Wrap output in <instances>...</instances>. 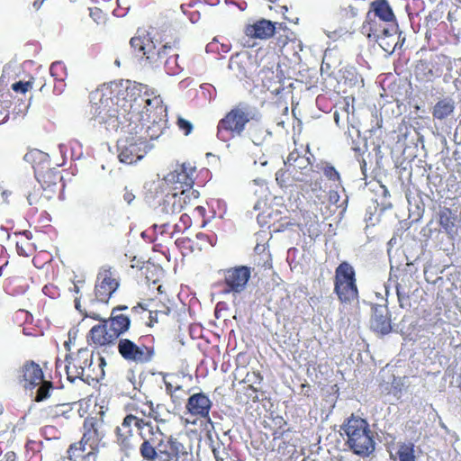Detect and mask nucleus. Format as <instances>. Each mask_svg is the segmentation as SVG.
Here are the masks:
<instances>
[{
    "mask_svg": "<svg viewBox=\"0 0 461 461\" xmlns=\"http://www.w3.org/2000/svg\"><path fill=\"white\" fill-rule=\"evenodd\" d=\"M380 23L376 21V18L373 17L372 12H368L366 19L362 25L361 32L363 34H366L369 39L378 41L380 39Z\"/></svg>",
    "mask_w": 461,
    "mask_h": 461,
    "instance_id": "26",
    "label": "nucleus"
},
{
    "mask_svg": "<svg viewBox=\"0 0 461 461\" xmlns=\"http://www.w3.org/2000/svg\"><path fill=\"white\" fill-rule=\"evenodd\" d=\"M276 180L280 186H288L294 182L292 176L288 175V167L279 169L276 173Z\"/></svg>",
    "mask_w": 461,
    "mask_h": 461,
    "instance_id": "34",
    "label": "nucleus"
},
{
    "mask_svg": "<svg viewBox=\"0 0 461 461\" xmlns=\"http://www.w3.org/2000/svg\"><path fill=\"white\" fill-rule=\"evenodd\" d=\"M68 357L73 364L77 366L79 371H82L83 375L86 367H89L92 364V354L86 348L79 349L75 357Z\"/></svg>",
    "mask_w": 461,
    "mask_h": 461,
    "instance_id": "27",
    "label": "nucleus"
},
{
    "mask_svg": "<svg viewBox=\"0 0 461 461\" xmlns=\"http://www.w3.org/2000/svg\"><path fill=\"white\" fill-rule=\"evenodd\" d=\"M115 64H116L117 66H120V61H119V60H115Z\"/></svg>",
    "mask_w": 461,
    "mask_h": 461,
    "instance_id": "63",
    "label": "nucleus"
},
{
    "mask_svg": "<svg viewBox=\"0 0 461 461\" xmlns=\"http://www.w3.org/2000/svg\"><path fill=\"white\" fill-rule=\"evenodd\" d=\"M301 156L299 155L298 152H291L286 160L284 161L285 163V167H288V170L290 169V167L293 166V164L296 163L297 162V159L300 158Z\"/></svg>",
    "mask_w": 461,
    "mask_h": 461,
    "instance_id": "44",
    "label": "nucleus"
},
{
    "mask_svg": "<svg viewBox=\"0 0 461 461\" xmlns=\"http://www.w3.org/2000/svg\"><path fill=\"white\" fill-rule=\"evenodd\" d=\"M414 446L411 443H401L398 445L396 456L399 461H416Z\"/></svg>",
    "mask_w": 461,
    "mask_h": 461,
    "instance_id": "29",
    "label": "nucleus"
},
{
    "mask_svg": "<svg viewBox=\"0 0 461 461\" xmlns=\"http://www.w3.org/2000/svg\"><path fill=\"white\" fill-rule=\"evenodd\" d=\"M36 156H44V154H42L40 150L35 149L27 153L24 156V158L29 161L31 158H33Z\"/></svg>",
    "mask_w": 461,
    "mask_h": 461,
    "instance_id": "50",
    "label": "nucleus"
},
{
    "mask_svg": "<svg viewBox=\"0 0 461 461\" xmlns=\"http://www.w3.org/2000/svg\"><path fill=\"white\" fill-rule=\"evenodd\" d=\"M97 423L93 420H86L84 427L85 429H88V431L84 433L82 439L75 444L70 445L68 449V458L72 460L74 457L79 456L83 452H85L86 447L85 445L92 438V434L97 435Z\"/></svg>",
    "mask_w": 461,
    "mask_h": 461,
    "instance_id": "17",
    "label": "nucleus"
},
{
    "mask_svg": "<svg viewBox=\"0 0 461 461\" xmlns=\"http://www.w3.org/2000/svg\"><path fill=\"white\" fill-rule=\"evenodd\" d=\"M247 394L249 398H251L253 401L258 400L257 390L252 386L249 385L247 388Z\"/></svg>",
    "mask_w": 461,
    "mask_h": 461,
    "instance_id": "48",
    "label": "nucleus"
},
{
    "mask_svg": "<svg viewBox=\"0 0 461 461\" xmlns=\"http://www.w3.org/2000/svg\"><path fill=\"white\" fill-rule=\"evenodd\" d=\"M439 224L449 236H453L456 231L454 220L451 219L448 211L440 213Z\"/></svg>",
    "mask_w": 461,
    "mask_h": 461,
    "instance_id": "30",
    "label": "nucleus"
},
{
    "mask_svg": "<svg viewBox=\"0 0 461 461\" xmlns=\"http://www.w3.org/2000/svg\"><path fill=\"white\" fill-rule=\"evenodd\" d=\"M43 373L40 366L31 362L22 367L19 381L25 389H32L41 383Z\"/></svg>",
    "mask_w": 461,
    "mask_h": 461,
    "instance_id": "12",
    "label": "nucleus"
},
{
    "mask_svg": "<svg viewBox=\"0 0 461 461\" xmlns=\"http://www.w3.org/2000/svg\"><path fill=\"white\" fill-rule=\"evenodd\" d=\"M90 338L95 344L106 345L114 341L111 333L109 332L108 325L104 324L95 325L90 330Z\"/></svg>",
    "mask_w": 461,
    "mask_h": 461,
    "instance_id": "24",
    "label": "nucleus"
},
{
    "mask_svg": "<svg viewBox=\"0 0 461 461\" xmlns=\"http://www.w3.org/2000/svg\"><path fill=\"white\" fill-rule=\"evenodd\" d=\"M126 308H127V307H125V306H124V307H122V308H114V309L113 310V312H112V315H111V317H113V316H120V315H122L121 313H118V312H119L121 309H126Z\"/></svg>",
    "mask_w": 461,
    "mask_h": 461,
    "instance_id": "54",
    "label": "nucleus"
},
{
    "mask_svg": "<svg viewBox=\"0 0 461 461\" xmlns=\"http://www.w3.org/2000/svg\"><path fill=\"white\" fill-rule=\"evenodd\" d=\"M275 25L268 20L262 19L253 24L248 25L245 33L249 37L258 39H267L273 36Z\"/></svg>",
    "mask_w": 461,
    "mask_h": 461,
    "instance_id": "18",
    "label": "nucleus"
},
{
    "mask_svg": "<svg viewBox=\"0 0 461 461\" xmlns=\"http://www.w3.org/2000/svg\"><path fill=\"white\" fill-rule=\"evenodd\" d=\"M118 350L122 357L135 363H146L151 360V351L142 346L139 347L131 340L122 339L118 343Z\"/></svg>",
    "mask_w": 461,
    "mask_h": 461,
    "instance_id": "10",
    "label": "nucleus"
},
{
    "mask_svg": "<svg viewBox=\"0 0 461 461\" xmlns=\"http://www.w3.org/2000/svg\"><path fill=\"white\" fill-rule=\"evenodd\" d=\"M134 415L128 414L122 420V424L115 430L122 432H133L131 427L134 426Z\"/></svg>",
    "mask_w": 461,
    "mask_h": 461,
    "instance_id": "35",
    "label": "nucleus"
},
{
    "mask_svg": "<svg viewBox=\"0 0 461 461\" xmlns=\"http://www.w3.org/2000/svg\"><path fill=\"white\" fill-rule=\"evenodd\" d=\"M310 172H304L301 170H294V167H290L288 170V175L292 176V181L295 182H304L307 181V177Z\"/></svg>",
    "mask_w": 461,
    "mask_h": 461,
    "instance_id": "37",
    "label": "nucleus"
},
{
    "mask_svg": "<svg viewBox=\"0 0 461 461\" xmlns=\"http://www.w3.org/2000/svg\"><path fill=\"white\" fill-rule=\"evenodd\" d=\"M291 167H294V170H301V171H304V172L312 171L309 158L304 156H301L297 159V162L295 164L294 163Z\"/></svg>",
    "mask_w": 461,
    "mask_h": 461,
    "instance_id": "36",
    "label": "nucleus"
},
{
    "mask_svg": "<svg viewBox=\"0 0 461 461\" xmlns=\"http://www.w3.org/2000/svg\"><path fill=\"white\" fill-rule=\"evenodd\" d=\"M267 162L266 160H265V161H263V162H260V164H261L262 166L267 165Z\"/></svg>",
    "mask_w": 461,
    "mask_h": 461,
    "instance_id": "60",
    "label": "nucleus"
},
{
    "mask_svg": "<svg viewBox=\"0 0 461 461\" xmlns=\"http://www.w3.org/2000/svg\"><path fill=\"white\" fill-rule=\"evenodd\" d=\"M177 125L180 130L185 131V135H188L193 130V124L189 121L181 117L177 120Z\"/></svg>",
    "mask_w": 461,
    "mask_h": 461,
    "instance_id": "38",
    "label": "nucleus"
},
{
    "mask_svg": "<svg viewBox=\"0 0 461 461\" xmlns=\"http://www.w3.org/2000/svg\"><path fill=\"white\" fill-rule=\"evenodd\" d=\"M371 328L381 334H387L391 331L389 312L385 306L377 305L373 308Z\"/></svg>",
    "mask_w": 461,
    "mask_h": 461,
    "instance_id": "15",
    "label": "nucleus"
},
{
    "mask_svg": "<svg viewBox=\"0 0 461 461\" xmlns=\"http://www.w3.org/2000/svg\"><path fill=\"white\" fill-rule=\"evenodd\" d=\"M158 290L161 293L162 292V289H161V285L158 286Z\"/></svg>",
    "mask_w": 461,
    "mask_h": 461,
    "instance_id": "64",
    "label": "nucleus"
},
{
    "mask_svg": "<svg viewBox=\"0 0 461 461\" xmlns=\"http://www.w3.org/2000/svg\"><path fill=\"white\" fill-rule=\"evenodd\" d=\"M135 198V195L128 191L127 189H125V193L123 194V200L128 203V204H131V203L134 200Z\"/></svg>",
    "mask_w": 461,
    "mask_h": 461,
    "instance_id": "49",
    "label": "nucleus"
},
{
    "mask_svg": "<svg viewBox=\"0 0 461 461\" xmlns=\"http://www.w3.org/2000/svg\"><path fill=\"white\" fill-rule=\"evenodd\" d=\"M31 82H17L13 84L12 88L15 92L26 93L30 88H32Z\"/></svg>",
    "mask_w": 461,
    "mask_h": 461,
    "instance_id": "40",
    "label": "nucleus"
},
{
    "mask_svg": "<svg viewBox=\"0 0 461 461\" xmlns=\"http://www.w3.org/2000/svg\"><path fill=\"white\" fill-rule=\"evenodd\" d=\"M45 0H35L33 5L37 8H39L44 2Z\"/></svg>",
    "mask_w": 461,
    "mask_h": 461,
    "instance_id": "56",
    "label": "nucleus"
},
{
    "mask_svg": "<svg viewBox=\"0 0 461 461\" xmlns=\"http://www.w3.org/2000/svg\"><path fill=\"white\" fill-rule=\"evenodd\" d=\"M164 377H167V382H171L175 385V391L182 390V385L177 382L179 376L176 375H167Z\"/></svg>",
    "mask_w": 461,
    "mask_h": 461,
    "instance_id": "45",
    "label": "nucleus"
},
{
    "mask_svg": "<svg viewBox=\"0 0 461 461\" xmlns=\"http://www.w3.org/2000/svg\"><path fill=\"white\" fill-rule=\"evenodd\" d=\"M184 167H176V168L167 173L164 179L167 184H179L181 188L193 187L194 179L193 175L194 172V167H189L190 172Z\"/></svg>",
    "mask_w": 461,
    "mask_h": 461,
    "instance_id": "16",
    "label": "nucleus"
},
{
    "mask_svg": "<svg viewBox=\"0 0 461 461\" xmlns=\"http://www.w3.org/2000/svg\"><path fill=\"white\" fill-rule=\"evenodd\" d=\"M149 99V98L145 99V104H146L145 109H146V111L144 113L147 115V119L146 120H153V116L158 115V113H157V109H156L155 106H151V105L148 104L147 101ZM142 120H145L144 119V115H142Z\"/></svg>",
    "mask_w": 461,
    "mask_h": 461,
    "instance_id": "43",
    "label": "nucleus"
},
{
    "mask_svg": "<svg viewBox=\"0 0 461 461\" xmlns=\"http://www.w3.org/2000/svg\"><path fill=\"white\" fill-rule=\"evenodd\" d=\"M115 442L120 450L126 456H130L136 450L138 447V438L134 436L133 432H120L115 430Z\"/></svg>",
    "mask_w": 461,
    "mask_h": 461,
    "instance_id": "19",
    "label": "nucleus"
},
{
    "mask_svg": "<svg viewBox=\"0 0 461 461\" xmlns=\"http://www.w3.org/2000/svg\"><path fill=\"white\" fill-rule=\"evenodd\" d=\"M108 325L109 332L115 340L121 334L127 331L131 325L130 319L125 315L113 316L109 320L104 321Z\"/></svg>",
    "mask_w": 461,
    "mask_h": 461,
    "instance_id": "21",
    "label": "nucleus"
},
{
    "mask_svg": "<svg viewBox=\"0 0 461 461\" xmlns=\"http://www.w3.org/2000/svg\"><path fill=\"white\" fill-rule=\"evenodd\" d=\"M152 40L153 38L149 30L138 29L136 35L132 37L130 41L131 47L134 50L141 51L146 59V61L150 64L157 62L155 56L160 58L163 54L166 53L167 49L171 48L166 44L163 46L162 50L155 52V44Z\"/></svg>",
    "mask_w": 461,
    "mask_h": 461,
    "instance_id": "6",
    "label": "nucleus"
},
{
    "mask_svg": "<svg viewBox=\"0 0 461 461\" xmlns=\"http://www.w3.org/2000/svg\"><path fill=\"white\" fill-rule=\"evenodd\" d=\"M393 30V28H389V27H384V28H380V37L382 35L385 36V37H388L390 35H392V31Z\"/></svg>",
    "mask_w": 461,
    "mask_h": 461,
    "instance_id": "51",
    "label": "nucleus"
},
{
    "mask_svg": "<svg viewBox=\"0 0 461 461\" xmlns=\"http://www.w3.org/2000/svg\"><path fill=\"white\" fill-rule=\"evenodd\" d=\"M396 294L401 307H404L409 303V289L402 283H399L396 286Z\"/></svg>",
    "mask_w": 461,
    "mask_h": 461,
    "instance_id": "33",
    "label": "nucleus"
},
{
    "mask_svg": "<svg viewBox=\"0 0 461 461\" xmlns=\"http://www.w3.org/2000/svg\"><path fill=\"white\" fill-rule=\"evenodd\" d=\"M14 457H15V455L14 453L11 452V453H7L5 455V459L6 461H14Z\"/></svg>",
    "mask_w": 461,
    "mask_h": 461,
    "instance_id": "55",
    "label": "nucleus"
},
{
    "mask_svg": "<svg viewBox=\"0 0 461 461\" xmlns=\"http://www.w3.org/2000/svg\"><path fill=\"white\" fill-rule=\"evenodd\" d=\"M258 113L247 105H239L229 112L218 124L217 136L220 140H224L223 131H230L235 135H241L245 130L246 124L257 119Z\"/></svg>",
    "mask_w": 461,
    "mask_h": 461,
    "instance_id": "3",
    "label": "nucleus"
},
{
    "mask_svg": "<svg viewBox=\"0 0 461 461\" xmlns=\"http://www.w3.org/2000/svg\"><path fill=\"white\" fill-rule=\"evenodd\" d=\"M185 407L191 415L205 418L209 414L212 402L203 393H194L189 397Z\"/></svg>",
    "mask_w": 461,
    "mask_h": 461,
    "instance_id": "13",
    "label": "nucleus"
},
{
    "mask_svg": "<svg viewBox=\"0 0 461 461\" xmlns=\"http://www.w3.org/2000/svg\"><path fill=\"white\" fill-rule=\"evenodd\" d=\"M454 108V102L451 99L440 100L434 106L433 115L437 119L443 120L453 113Z\"/></svg>",
    "mask_w": 461,
    "mask_h": 461,
    "instance_id": "28",
    "label": "nucleus"
},
{
    "mask_svg": "<svg viewBox=\"0 0 461 461\" xmlns=\"http://www.w3.org/2000/svg\"><path fill=\"white\" fill-rule=\"evenodd\" d=\"M11 195V192L10 191H7V190H5V191H2L1 192V196L3 198V201L5 203H8V197Z\"/></svg>",
    "mask_w": 461,
    "mask_h": 461,
    "instance_id": "52",
    "label": "nucleus"
},
{
    "mask_svg": "<svg viewBox=\"0 0 461 461\" xmlns=\"http://www.w3.org/2000/svg\"><path fill=\"white\" fill-rule=\"evenodd\" d=\"M250 278V269L238 267L224 271V282L228 289L225 293L240 294L245 290Z\"/></svg>",
    "mask_w": 461,
    "mask_h": 461,
    "instance_id": "9",
    "label": "nucleus"
},
{
    "mask_svg": "<svg viewBox=\"0 0 461 461\" xmlns=\"http://www.w3.org/2000/svg\"><path fill=\"white\" fill-rule=\"evenodd\" d=\"M164 384H165V386H166L167 393L171 394V396L173 397L174 396V393L176 392V391H175V385L171 382H167V377H164Z\"/></svg>",
    "mask_w": 461,
    "mask_h": 461,
    "instance_id": "47",
    "label": "nucleus"
},
{
    "mask_svg": "<svg viewBox=\"0 0 461 461\" xmlns=\"http://www.w3.org/2000/svg\"><path fill=\"white\" fill-rule=\"evenodd\" d=\"M67 365L65 366V369L68 375V379L73 382L77 378L83 379L82 371H79V368L77 366L73 364V362L68 358V357H66Z\"/></svg>",
    "mask_w": 461,
    "mask_h": 461,
    "instance_id": "31",
    "label": "nucleus"
},
{
    "mask_svg": "<svg viewBox=\"0 0 461 461\" xmlns=\"http://www.w3.org/2000/svg\"><path fill=\"white\" fill-rule=\"evenodd\" d=\"M75 305H76V308H77L78 311H81V310H80V303H79L77 300H76V301H75Z\"/></svg>",
    "mask_w": 461,
    "mask_h": 461,
    "instance_id": "59",
    "label": "nucleus"
},
{
    "mask_svg": "<svg viewBox=\"0 0 461 461\" xmlns=\"http://www.w3.org/2000/svg\"><path fill=\"white\" fill-rule=\"evenodd\" d=\"M119 282L111 269L103 268L95 285V296L99 302L107 303L112 294L118 289Z\"/></svg>",
    "mask_w": 461,
    "mask_h": 461,
    "instance_id": "8",
    "label": "nucleus"
},
{
    "mask_svg": "<svg viewBox=\"0 0 461 461\" xmlns=\"http://www.w3.org/2000/svg\"><path fill=\"white\" fill-rule=\"evenodd\" d=\"M379 44H380V47H382L384 50H386V51L388 50L387 49H385V48L383 46V44H382V43H379Z\"/></svg>",
    "mask_w": 461,
    "mask_h": 461,
    "instance_id": "61",
    "label": "nucleus"
},
{
    "mask_svg": "<svg viewBox=\"0 0 461 461\" xmlns=\"http://www.w3.org/2000/svg\"><path fill=\"white\" fill-rule=\"evenodd\" d=\"M341 435H345L346 445L356 455L367 457L375 449L374 434L367 421L351 415L340 427Z\"/></svg>",
    "mask_w": 461,
    "mask_h": 461,
    "instance_id": "2",
    "label": "nucleus"
},
{
    "mask_svg": "<svg viewBox=\"0 0 461 461\" xmlns=\"http://www.w3.org/2000/svg\"><path fill=\"white\" fill-rule=\"evenodd\" d=\"M182 196L188 202L191 201V198H198L199 193L196 190L192 189V187H185L181 190Z\"/></svg>",
    "mask_w": 461,
    "mask_h": 461,
    "instance_id": "39",
    "label": "nucleus"
},
{
    "mask_svg": "<svg viewBox=\"0 0 461 461\" xmlns=\"http://www.w3.org/2000/svg\"><path fill=\"white\" fill-rule=\"evenodd\" d=\"M149 105L155 106L158 115L153 116V120H147L151 124L146 128L145 133L150 140L158 139L162 133L165 126V118L167 116V107L163 105V101L159 96L147 101Z\"/></svg>",
    "mask_w": 461,
    "mask_h": 461,
    "instance_id": "11",
    "label": "nucleus"
},
{
    "mask_svg": "<svg viewBox=\"0 0 461 461\" xmlns=\"http://www.w3.org/2000/svg\"><path fill=\"white\" fill-rule=\"evenodd\" d=\"M339 194L337 192H330V199L332 202H337L339 200Z\"/></svg>",
    "mask_w": 461,
    "mask_h": 461,
    "instance_id": "53",
    "label": "nucleus"
},
{
    "mask_svg": "<svg viewBox=\"0 0 461 461\" xmlns=\"http://www.w3.org/2000/svg\"><path fill=\"white\" fill-rule=\"evenodd\" d=\"M9 117V111L4 107L3 104H0V125L5 123Z\"/></svg>",
    "mask_w": 461,
    "mask_h": 461,
    "instance_id": "46",
    "label": "nucleus"
},
{
    "mask_svg": "<svg viewBox=\"0 0 461 461\" xmlns=\"http://www.w3.org/2000/svg\"><path fill=\"white\" fill-rule=\"evenodd\" d=\"M118 158L121 162L133 164L140 160L152 149L143 135L131 134L117 142Z\"/></svg>",
    "mask_w": 461,
    "mask_h": 461,
    "instance_id": "4",
    "label": "nucleus"
},
{
    "mask_svg": "<svg viewBox=\"0 0 461 461\" xmlns=\"http://www.w3.org/2000/svg\"><path fill=\"white\" fill-rule=\"evenodd\" d=\"M39 385L40 386L37 389L35 400L37 402H41L49 397V393L52 385L50 382L45 381L43 379Z\"/></svg>",
    "mask_w": 461,
    "mask_h": 461,
    "instance_id": "32",
    "label": "nucleus"
},
{
    "mask_svg": "<svg viewBox=\"0 0 461 461\" xmlns=\"http://www.w3.org/2000/svg\"><path fill=\"white\" fill-rule=\"evenodd\" d=\"M251 122L248 131V134L251 141L255 145H262L272 132L258 121V118Z\"/></svg>",
    "mask_w": 461,
    "mask_h": 461,
    "instance_id": "22",
    "label": "nucleus"
},
{
    "mask_svg": "<svg viewBox=\"0 0 461 461\" xmlns=\"http://www.w3.org/2000/svg\"><path fill=\"white\" fill-rule=\"evenodd\" d=\"M35 182L36 181L34 179L29 178L24 179L20 184V189L23 195L26 196L30 205L37 203L40 200V188L36 190Z\"/></svg>",
    "mask_w": 461,
    "mask_h": 461,
    "instance_id": "25",
    "label": "nucleus"
},
{
    "mask_svg": "<svg viewBox=\"0 0 461 461\" xmlns=\"http://www.w3.org/2000/svg\"><path fill=\"white\" fill-rule=\"evenodd\" d=\"M229 68L237 77H246L253 68L251 57L247 52L233 55L229 61Z\"/></svg>",
    "mask_w": 461,
    "mask_h": 461,
    "instance_id": "14",
    "label": "nucleus"
},
{
    "mask_svg": "<svg viewBox=\"0 0 461 461\" xmlns=\"http://www.w3.org/2000/svg\"><path fill=\"white\" fill-rule=\"evenodd\" d=\"M334 120H335V122H336L337 124H339V113H338L337 112L334 113Z\"/></svg>",
    "mask_w": 461,
    "mask_h": 461,
    "instance_id": "58",
    "label": "nucleus"
},
{
    "mask_svg": "<svg viewBox=\"0 0 461 461\" xmlns=\"http://www.w3.org/2000/svg\"><path fill=\"white\" fill-rule=\"evenodd\" d=\"M140 456L147 461H178L187 454L185 446L172 435L164 433L158 425L150 428L147 434L140 433Z\"/></svg>",
    "mask_w": 461,
    "mask_h": 461,
    "instance_id": "1",
    "label": "nucleus"
},
{
    "mask_svg": "<svg viewBox=\"0 0 461 461\" xmlns=\"http://www.w3.org/2000/svg\"><path fill=\"white\" fill-rule=\"evenodd\" d=\"M335 292L343 303H350L357 297L355 270L347 262L341 263L336 269Z\"/></svg>",
    "mask_w": 461,
    "mask_h": 461,
    "instance_id": "5",
    "label": "nucleus"
},
{
    "mask_svg": "<svg viewBox=\"0 0 461 461\" xmlns=\"http://www.w3.org/2000/svg\"><path fill=\"white\" fill-rule=\"evenodd\" d=\"M179 167H185V169H186L185 171L186 172H190L189 167H192V166L190 164L184 163V164L180 165Z\"/></svg>",
    "mask_w": 461,
    "mask_h": 461,
    "instance_id": "57",
    "label": "nucleus"
},
{
    "mask_svg": "<svg viewBox=\"0 0 461 461\" xmlns=\"http://www.w3.org/2000/svg\"><path fill=\"white\" fill-rule=\"evenodd\" d=\"M372 15L378 17L384 22H392L394 20V14L386 0H377L372 3Z\"/></svg>",
    "mask_w": 461,
    "mask_h": 461,
    "instance_id": "23",
    "label": "nucleus"
},
{
    "mask_svg": "<svg viewBox=\"0 0 461 461\" xmlns=\"http://www.w3.org/2000/svg\"><path fill=\"white\" fill-rule=\"evenodd\" d=\"M112 101L109 98L101 99L99 104L92 106V113L99 123L106 124L108 128L117 130L122 123L121 114L110 106Z\"/></svg>",
    "mask_w": 461,
    "mask_h": 461,
    "instance_id": "7",
    "label": "nucleus"
},
{
    "mask_svg": "<svg viewBox=\"0 0 461 461\" xmlns=\"http://www.w3.org/2000/svg\"><path fill=\"white\" fill-rule=\"evenodd\" d=\"M324 175L332 181H339L340 178L339 172L333 167H326Z\"/></svg>",
    "mask_w": 461,
    "mask_h": 461,
    "instance_id": "42",
    "label": "nucleus"
},
{
    "mask_svg": "<svg viewBox=\"0 0 461 461\" xmlns=\"http://www.w3.org/2000/svg\"><path fill=\"white\" fill-rule=\"evenodd\" d=\"M133 425L139 429H142L144 427H148L149 430L150 429V428H156V425H153L151 422L146 421L143 419L139 418L136 415H134V424Z\"/></svg>",
    "mask_w": 461,
    "mask_h": 461,
    "instance_id": "41",
    "label": "nucleus"
},
{
    "mask_svg": "<svg viewBox=\"0 0 461 461\" xmlns=\"http://www.w3.org/2000/svg\"><path fill=\"white\" fill-rule=\"evenodd\" d=\"M186 203L181 193L167 194L163 201L162 211L167 214L179 213Z\"/></svg>",
    "mask_w": 461,
    "mask_h": 461,
    "instance_id": "20",
    "label": "nucleus"
},
{
    "mask_svg": "<svg viewBox=\"0 0 461 461\" xmlns=\"http://www.w3.org/2000/svg\"><path fill=\"white\" fill-rule=\"evenodd\" d=\"M54 177H55V179H56V178L61 179V176H56V175H54Z\"/></svg>",
    "mask_w": 461,
    "mask_h": 461,
    "instance_id": "62",
    "label": "nucleus"
}]
</instances>
